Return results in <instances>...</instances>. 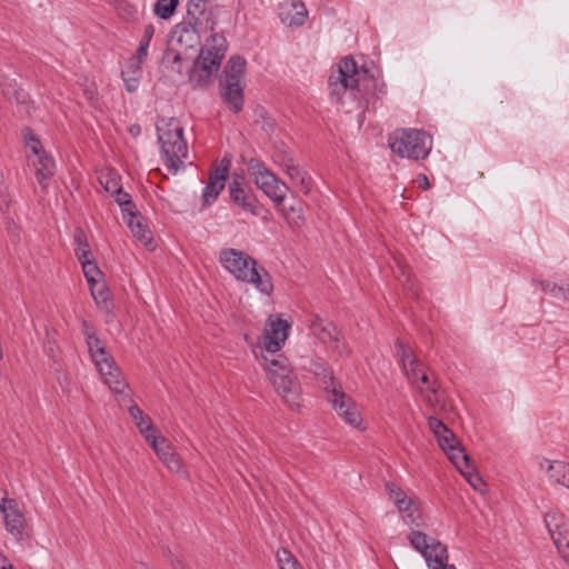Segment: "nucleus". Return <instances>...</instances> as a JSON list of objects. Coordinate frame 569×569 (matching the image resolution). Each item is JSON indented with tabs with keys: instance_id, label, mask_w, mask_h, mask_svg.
Instances as JSON below:
<instances>
[{
	"instance_id": "f257e3e1",
	"label": "nucleus",
	"mask_w": 569,
	"mask_h": 569,
	"mask_svg": "<svg viewBox=\"0 0 569 569\" xmlns=\"http://www.w3.org/2000/svg\"><path fill=\"white\" fill-rule=\"evenodd\" d=\"M329 96L332 102L346 106L347 100L363 114L370 108H377L387 94V84L378 70L367 66L359 67L353 58L340 60L336 72L329 77Z\"/></svg>"
},
{
	"instance_id": "f03ea898",
	"label": "nucleus",
	"mask_w": 569,
	"mask_h": 569,
	"mask_svg": "<svg viewBox=\"0 0 569 569\" xmlns=\"http://www.w3.org/2000/svg\"><path fill=\"white\" fill-rule=\"evenodd\" d=\"M291 329L290 321L280 315H271L266 321L262 353L263 367L276 392L291 408H298L301 401V386L292 373L291 365L283 355L278 353L284 346Z\"/></svg>"
},
{
	"instance_id": "7ed1b4c3",
	"label": "nucleus",
	"mask_w": 569,
	"mask_h": 569,
	"mask_svg": "<svg viewBox=\"0 0 569 569\" xmlns=\"http://www.w3.org/2000/svg\"><path fill=\"white\" fill-rule=\"evenodd\" d=\"M218 260L238 282L252 286L262 296L272 295L271 274L249 253L236 248H223L218 253Z\"/></svg>"
},
{
	"instance_id": "20e7f679",
	"label": "nucleus",
	"mask_w": 569,
	"mask_h": 569,
	"mask_svg": "<svg viewBox=\"0 0 569 569\" xmlns=\"http://www.w3.org/2000/svg\"><path fill=\"white\" fill-rule=\"evenodd\" d=\"M81 331L86 338L88 351L96 369L110 390L123 395L129 389L121 369L117 366L114 358L107 351L106 347L97 336L96 328L87 320L81 322Z\"/></svg>"
},
{
	"instance_id": "39448f33",
	"label": "nucleus",
	"mask_w": 569,
	"mask_h": 569,
	"mask_svg": "<svg viewBox=\"0 0 569 569\" xmlns=\"http://www.w3.org/2000/svg\"><path fill=\"white\" fill-rule=\"evenodd\" d=\"M161 160L168 171L177 174L184 169L188 159V146L183 138V129L171 119L163 127H157Z\"/></svg>"
},
{
	"instance_id": "423d86ee",
	"label": "nucleus",
	"mask_w": 569,
	"mask_h": 569,
	"mask_svg": "<svg viewBox=\"0 0 569 569\" xmlns=\"http://www.w3.org/2000/svg\"><path fill=\"white\" fill-rule=\"evenodd\" d=\"M228 50V42L224 36L213 33L201 47L198 58L193 63L190 73V82L194 87H203L209 83L213 73H216Z\"/></svg>"
},
{
	"instance_id": "0eeeda50",
	"label": "nucleus",
	"mask_w": 569,
	"mask_h": 569,
	"mask_svg": "<svg viewBox=\"0 0 569 569\" xmlns=\"http://www.w3.org/2000/svg\"><path fill=\"white\" fill-rule=\"evenodd\" d=\"M388 143L393 153L411 160L426 159L432 149V138L419 129H398L389 134Z\"/></svg>"
},
{
	"instance_id": "6e6552de",
	"label": "nucleus",
	"mask_w": 569,
	"mask_h": 569,
	"mask_svg": "<svg viewBox=\"0 0 569 569\" xmlns=\"http://www.w3.org/2000/svg\"><path fill=\"white\" fill-rule=\"evenodd\" d=\"M408 541L410 546L423 557L428 569H457L455 566L447 568V547L436 538L422 531L412 530L408 535Z\"/></svg>"
},
{
	"instance_id": "1a4fd4ad",
	"label": "nucleus",
	"mask_w": 569,
	"mask_h": 569,
	"mask_svg": "<svg viewBox=\"0 0 569 569\" xmlns=\"http://www.w3.org/2000/svg\"><path fill=\"white\" fill-rule=\"evenodd\" d=\"M308 329L310 336L332 353L339 356L349 355L350 350L346 343L342 332L329 319L322 318L319 315H313L309 321Z\"/></svg>"
},
{
	"instance_id": "9d476101",
	"label": "nucleus",
	"mask_w": 569,
	"mask_h": 569,
	"mask_svg": "<svg viewBox=\"0 0 569 569\" xmlns=\"http://www.w3.org/2000/svg\"><path fill=\"white\" fill-rule=\"evenodd\" d=\"M247 168L250 176L253 177L256 186L267 197L276 203H281L284 200L288 187L261 160L251 158L247 163Z\"/></svg>"
},
{
	"instance_id": "9b49d317",
	"label": "nucleus",
	"mask_w": 569,
	"mask_h": 569,
	"mask_svg": "<svg viewBox=\"0 0 569 569\" xmlns=\"http://www.w3.org/2000/svg\"><path fill=\"white\" fill-rule=\"evenodd\" d=\"M327 400L347 425L358 430H365L363 419L356 402L343 392L340 385L330 389Z\"/></svg>"
},
{
	"instance_id": "f8f14e48",
	"label": "nucleus",
	"mask_w": 569,
	"mask_h": 569,
	"mask_svg": "<svg viewBox=\"0 0 569 569\" xmlns=\"http://www.w3.org/2000/svg\"><path fill=\"white\" fill-rule=\"evenodd\" d=\"M543 521L558 551L569 566V521L557 510L547 512Z\"/></svg>"
},
{
	"instance_id": "ddd939ff",
	"label": "nucleus",
	"mask_w": 569,
	"mask_h": 569,
	"mask_svg": "<svg viewBox=\"0 0 569 569\" xmlns=\"http://www.w3.org/2000/svg\"><path fill=\"white\" fill-rule=\"evenodd\" d=\"M231 166V158L223 157L220 161V164L213 169V171L209 176V180L202 190V201L204 204H212L220 192L223 190L229 169Z\"/></svg>"
},
{
	"instance_id": "4468645a",
	"label": "nucleus",
	"mask_w": 569,
	"mask_h": 569,
	"mask_svg": "<svg viewBox=\"0 0 569 569\" xmlns=\"http://www.w3.org/2000/svg\"><path fill=\"white\" fill-rule=\"evenodd\" d=\"M395 356L408 381L412 386H417L419 382V373L422 371L423 365L419 361L412 349L397 339L395 341Z\"/></svg>"
},
{
	"instance_id": "2eb2a0df",
	"label": "nucleus",
	"mask_w": 569,
	"mask_h": 569,
	"mask_svg": "<svg viewBox=\"0 0 569 569\" xmlns=\"http://www.w3.org/2000/svg\"><path fill=\"white\" fill-rule=\"evenodd\" d=\"M281 23L288 27H301L308 19V10L301 0H287L279 4Z\"/></svg>"
},
{
	"instance_id": "dca6fc26",
	"label": "nucleus",
	"mask_w": 569,
	"mask_h": 569,
	"mask_svg": "<svg viewBox=\"0 0 569 569\" xmlns=\"http://www.w3.org/2000/svg\"><path fill=\"white\" fill-rule=\"evenodd\" d=\"M148 442L151 446V448L154 450L157 456L163 463L172 471H179L181 468V461L178 457V455L173 451L171 445L168 442V440L157 435L156 437H148Z\"/></svg>"
},
{
	"instance_id": "f3484780",
	"label": "nucleus",
	"mask_w": 569,
	"mask_h": 569,
	"mask_svg": "<svg viewBox=\"0 0 569 569\" xmlns=\"http://www.w3.org/2000/svg\"><path fill=\"white\" fill-rule=\"evenodd\" d=\"M540 468L546 471L550 482L569 489V463L561 460L543 459Z\"/></svg>"
},
{
	"instance_id": "a211bd4d",
	"label": "nucleus",
	"mask_w": 569,
	"mask_h": 569,
	"mask_svg": "<svg viewBox=\"0 0 569 569\" xmlns=\"http://www.w3.org/2000/svg\"><path fill=\"white\" fill-rule=\"evenodd\" d=\"M132 234L144 246L152 242V232L148 228L143 217L137 211L124 213L122 217Z\"/></svg>"
},
{
	"instance_id": "6ab92c4d",
	"label": "nucleus",
	"mask_w": 569,
	"mask_h": 569,
	"mask_svg": "<svg viewBox=\"0 0 569 569\" xmlns=\"http://www.w3.org/2000/svg\"><path fill=\"white\" fill-rule=\"evenodd\" d=\"M221 97L230 109L238 113L243 108V87L241 81H226L221 84Z\"/></svg>"
},
{
	"instance_id": "aec40b11",
	"label": "nucleus",
	"mask_w": 569,
	"mask_h": 569,
	"mask_svg": "<svg viewBox=\"0 0 569 569\" xmlns=\"http://www.w3.org/2000/svg\"><path fill=\"white\" fill-rule=\"evenodd\" d=\"M428 427L437 438L439 447L447 452L455 447L458 441L453 432L438 418L429 417Z\"/></svg>"
},
{
	"instance_id": "412c9836",
	"label": "nucleus",
	"mask_w": 569,
	"mask_h": 569,
	"mask_svg": "<svg viewBox=\"0 0 569 569\" xmlns=\"http://www.w3.org/2000/svg\"><path fill=\"white\" fill-rule=\"evenodd\" d=\"M37 161L34 162L36 179L42 187H47L50 179L56 172V161L46 151L36 156Z\"/></svg>"
},
{
	"instance_id": "4be33fe9",
	"label": "nucleus",
	"mask_w": 569,
	"mask_h": 569,
	"mask_svg": "<svg viewBox=\"0 0 569 569\" xmlns=\"http://www.w3.org/2000/svg\"><path fill=\"white\" fill-rule=\"evenodd\" d=\"M229 194L231 200L241 207L244 211L250 212L253 216L257 214V207L254 201L248 196L240 180L233 179L230 182Z\"/></svg>"
},
{
	"instance_id": "5701e85b",
	"label": "nucleus",
	"mask_w": 569,
	"mask_h": 569,
	"mask_svg": "<svg viewBox=\"0 0 569 569\" xmlns=\"http://www.w3.org/2000/svg\"><path fill=\"white\" fill-rule=\"evenodd\" d=\"M129 416L134 421L136 427L143 435L144 439L148 441V437L152 439L158 435L157 428L154 427L151 418L142 412V410L137 406L132 405L128 409Z\"/></svg>"
},
{
	"instance_id": "b1692460",
	"label": "nucleus",
	"mask_w": 569,
	"mask_h": 569,
	"mask_svg": "<svg viewBox=\"0 0 569 569\" xmlns=\"http://www.w3.org/2000/svg\"><path fill=\"white\" fill-rule=\"evenodd\" d=\"M121 77L127 91L134 92L139 88L142 78V64L129 58L121 71Z\"/></svg>"
},
{
	"instance_id": "393cba45",
	"label": "nucleus",
	"mask_w": 569,
	"mask_h": 569,
	"mask_svg": "<svg viewBox=\"0 0 569 569\" xmlns=\"http://www.w3.org/2000/svg\"><path fill=\"white\" fill-rule=\"evenodd\" d=\"M401 515V519L403 523L408 527H422V513L419 507L416 505L415 500L411 499L403 506H399L397 509Z\"/></svg>"
},
{
	"instance_id": "a878e982",
	"label": "nucleus",
	"mask_w": 569,
	"mask_h": 569,
	"mask_svg": "<svg viewBox=\"0 0 569 569\" xmlns=\"http://www.w3.org/2000/svg\"><path fill=\"white\" fill-rule=\"evenodd\" d=\"M283 172L293 184L299 186L305 192L311 189V177L297 161L287 167Z\"/></svg>"
},
{
	"instance_id": "bb28decb",
	"label": "nucleus",
	"mask_w": 569,
	"mask_h": 569,
	"mask_svg": "<svg viewBox=\"0 0 569 569\" xmlns=\"http://www.w3.org/2000/svg\"><path fill=\"white\" fill-rule=\"evenodd\" d=\"M310 371L315 375V377L322 385L326 393L330 391L333 387L339 386L336 381L332 372L320 361H312L310 365Z\"/></svg>"
},
{
	"instance_id": "cd10ccee",
	"label": "nucleus",
	"mask_w": 569,
	"mask_h": 569,
	"mask_svg": "<svg viewBox=\"0 0 569 569\" xmlns=\"http://www.w3.org/2000/svg\"><path fill=\"white\" fill-rule=\"evenodd\" d=\"M6 530L14 538L17 542L24 539L26 517L24 513L10 515L3 518Z\"/></svg>"
},
{
	"instance_id": "c85d7f7f",
	"label": "nucleus",
	"mask_w": 569,
	"mask_h": 569,
	"mask_svg": "<svg viewBox=\"0 0 569 569\" xmlns=\"http://www.w3.org/2000/svg\"><path fill=\"white\" fill-rule=\"evenodd\" d=\"M112 186L109 182L106 186L107 191L114 193V200L121 207L122 217L124 213H129L136 210V204L132 202L130 194L124 192L114 180H111Z\"/></svg>"
},
{
	"instance_id": "c756f323",
	"label": "nucleus",
	"mask_w": 569,
	"mask_h": 569,
	"mask_svg": "<svg viewBox=\"0 0 569 569\" xmlns=\"http://www.w3.org/2000/svg\"><path fill=\"white\" fill-rule=\"evenodd\" d=\"M244 70L246 60L240 56L231 57L224 71L226 81H242Z\"/></svg>"
},
{
	"instance_id": "7c9ffc66",
	"label": "nucleus",
	"mask_w": 569,
	"mask_h": 569,
	"mask_svg": "<svg viewBox=\"0 0 569 569\" xmlns=\"http://www.w3.org/2000/svg\"><path fill=\"white\" fill-rule=\"evenodd\" d=\"M385 490L396 509H398L399 506L406 505L412 499L400 486L392 481H387L385 483Z\"/></svg>"
},
{
	"instance_id": "2f4dec72",
	"label": "nucleus",
	"mask_w": 569,
	"mask_h": 569,
	"mask_svg": "<svg viewBox=\"0 0 569 569\" xmlns=\"http://www.w3.org/2000/svg\"><path fill=\"white\" fill-rule=\"evenodd\" d=\"M0 88L2 89V93L8 100L16 101L20 104H24L28 102V93L24 90L17 87L16 80H11L6 84L0 81Z\"/></svg>"
},
{
	"instance_id": "473e14b6",
	"label": "nucleus",
	"mask_w": 569,
	"mask_h": 569,
	"mask_svg": "<svg viewBox=\"0 0 569 569\" xmlns=\"http://www.w3.org/2000/svg\"><path fill=\"white\" fill-rule=\"evenodd\" d=\"M74 253L80 263L86 260H91L90 246L87 241L86 233L81 229H77L74 232Z\"/></svg>"
},
{
	"instance_id": "72a5a7b5",
	"label": "nucleus",
	"mask_w": 569,
	"mask_h": 569,
	"mask_svg": "<svg viewBox=\"0 0 569 569\" xmlns=\"http://www.w3.org/2000/svg\"><path fill=\"white\" fill-rule=\"evenodd\" d=\"M445 453L459 471L470 468L469 456L466 453L465 449L459 445V442Z\"/></svg>"
},
{
	"instance_id": "f704fd0d",
	"label": "nucleus",
	"mask_w": 569,
	"mask_h": 569,
	"mask_svg": "<svg viewBox=\"0 0 569 569\" xmlns=\"http://www.w3.org/2000/svg\"><path fill=\"white\" fill-rule=\"evenodd\" d=\"M22 137L24 140L26 148L30 150L33 156H38L46 150L42 148L40 139L34 134L32 129L26 127L22 129Z\"/></svg>"
},
{
	"instance_id": "c9c22d12",
	"label": "nucleus",
	"mask_w": 569,
	"mask_h": 569,
	"mask_svg": "<svg viewBox=\"0 0 569 569\" xmlns=\"http://www.w3.org/2000/svg\"><path fill=\"white\" fill-rule=\"evenodd\" d=\"M272 158L274 163L281 167L282 170L296 161L292 152L284 144H280L274 148Z\"/></svg>"
},
{
	"instance_id": "e433bc0d",
	"label": "nucleus",
	"mask_w": 569,
	"mask_h": 569,
	"mask_svg": "<svg viewBox=\"0 0 569 569\" xmlns=\"http://www.w3.org/2000/svg\"><path fill=\"white\" fill-rule=\"evenodd\" d=\"M276 557L280 569H303L295 556L284 548L278 549Z\"/></svg>"
},
{
	"instance_id": "4c0bfd02",
	"label": "nucleus",
	"mask_w": 569,
	"mask_h": 569,
	"mask_svg": "<svg viewBox=\"0 0 569 569\" xmlns=\"http://www.w3.org/2000/svg\"><path fill=\"white\" fill-rule=\"evenodd\" d=\"M179 0H157L154 4V13L160 19H169L176 11Z\"/></svg>"
},
{
	"instance_id": "58836bf2",
	"label": "nucleus",
	"mask_w": 569,
	"mask_h": 569,
	"mask_svg": "<svg viewBox=\"0 0 569 569\" xmlns=\"http://www.w3.org/2000/svg\"><path fill=\"white\" fill-rule=\"evenodd\" d=\"M81 267L89 286H93L97 281H100L102 273L93 260L81 262Z\"/></svg>"
},
{
	"instance_id": "ea45409f",
	"label": "nucleus",
	"mask_w": 569,
	"mask_h": 569,
	"mask_svg": "<svg viewBox=\"0 0 569 569\" xmlns=\"http://www.w3.org/2000/svg\"><path fill=\"white\" fill-rule=\"evenodd\" d=\"M89 287L91 290L92 298L94 299L97 305L107 308L109 302V292L106 288V284L100 280L97 281L96 284Z\"/></svg>"
},
{
	"instance_id": "a19ab883",
	"label": "nucleus",
	"mask_w": 569,
	"mask_h": 569,
	"mask_svg": "<svg viewBox=\"0 0 569 569\" xmlns=\"http://www.w3.org/2000/svg\"><path fill=\"white\" fill-rule=\"evenodd\" d=\"M174 33L179 34L177 41L181 44L183 42H186L187 47L192 48L193 43L198 41V36L193 28H190L187 26H183V27L178 26Z\"/></svg>"
},
{
	"instance_id": "79ce46f5",
	"label": "nucleus",
	"mask_w": 569,
	"mask_h": 569,
	"mask_svg": "<svg viewBox=\"0 0 569 569\" xmlns=\"http://www.w3.org/2000/svg\"><path fill=\"white\" fill-rule=\"evenodd\" d=\"M0 513L2 517H8L10 515H20L23 513L22 510L19 508V503L14 498H10L7 500L6 503L0 506Z\"/></svg>"
},
{
	"instance_id": "37998d69",
	"label": "nucleus",
	"mask_w": 569,
	"mask_h": 569,
	"mask_svg": "<svg viewBox=\"0 0 569 569\" xmlns=\"http://www.w3.org/2000/svg\"><path fill=\"white\" fill-rule=\"evenodd\" d=\"M538 284L542 291L549 293L555 298H560L565 296V289L556 283H551L549 281H539Z\"/></svg>"
},
{
	"instance_id": "c03bdc74",
	"label": "nucleus",
	"mask_w": 569,
	"mask_h": 569,
	"mask_svg": "<svg viewBox=\"0 0 569 569\" xmlns=\"http://www.w3.org/2000/svg\"><path fill=\"white\" fill-rule=\"evenodd\" d=\"M460 472L475 489H480L482 479L471 466L469 469H463Z\"/></svg>"
},
{
	"instance_id": "a18cd8bd",
	"label": "nucleus",
	"mask_w": 569,
	"mask_h": 569,
	"mask_svg": "<svg viewBox=\"0 0 569 569\" xmlns=\"http://www.w3.org/2000/svg\"><path fill=\"white\" fill-rule=\"evenodd\" d=\"M206 1L207 0H189L188 14L189 16L202 14L206 10Z\"/></svg>"
},
{
	"instance_id": "49530a36",
	"label": "nucleus",
	"mask_w": 569,
	"mask_h": 569,
	"mask_svg": "<svg viewBox=\"0 0 569 569\" xmlns=\"http://www.w3.org/2000/svg\"><path fill=\"white\" fill-rule=\"evenodd\" d=\"M11 204V194L8 191V187L0 189V211L4 212L9 210Z\"/></svg>"
},
{
	"instance_id": "de8ad7c7",
	"label": "nucleus",
	"mask_w": 569,
	"mask_h": 569,
	"mask_svg": "<svg viewBox=\"0 0 569 569\" xmlns=\"http://www.w3.org/2000/svg\"><path fill=\"white\" fill-rule=\"evenodd\" d=\"M148 46L139 43L136 54L130 57V59L136 60L137 62L142 64L148 57Z\"/></svg>"
},
{
	"instance_id": "09e8293b",
	"label": "nucleus",
	"mask_w": 569,
	"mask_h": 569,
	"mask_svg": "<svg viewBox=\"0 0 569 569\" xmlns=\"http://www.w3.org/2000/svg\"><path fill=\"white\" fill-rule=\"evenodd\" d=\"M154 34V27L152 24H147L143 29V36L139 43L150 47V42Z\"/></svg>"
},
{
	"instance_id": "8fccbe9b",
	"label": "nucleus",
	"mask_w": 569,
	"mask_h": 569,
	"mask_svg": "<svg viewBox=\"0 0 569 569\" xmlns=\"http://www.w3.org/2000/svg\"><path fill=\"white\" fill-rule=\"evenodd\" d=\"M419 382H422L426 386V390H429L432 393H436V391H437L436 387L432 383H430L429 377L423 370L419 373Z\"/></svg>"
},
{
	"instance_id": "3c124183",
	"label": "nucleus",
	"mask_w": 569,
	"mask_h": 569,
	"mask_svg": "<svg viewBox=\"0 0 569 569\" xmlns=\"http://www.w3.org/2000/svg\"><path fill=\"white\" fill-rule=\"evenodd\" d=\"M0 569H14L10 560L0 551Z\"/></svg>"
},
{
	"instance_id": "603ef678",
	"label": "nucleus",
	"mask_w": 569,
	"mask_h": 569,
	"mask_svg": "<svg viewBox=\"0 0 569 569\" xmlns=\"http://www.w3.org/2000/svg\"><path fill=\"white\" fill-rule=\"evenodd\" d=\"M417 182L422 189H429L430 187L429 180L425 174H419L417 177Z\"/></svg>"
},
{
	"instance_id": "864d4df0",
	"label": "nucleus",
	"mask_w": 569,
	"mask_h": 569,
	"mask_svg": "<svg viewBox=\"0 0 569 569\" xmlns=\"http://www.w3.org/2000/svg\"><path fill=\"white\" fill-rule=\"evenodd\" d=\"M128 131L133 138H137L141 134V127L138 123H134L129 127Z\"/></svg>"
},
{
	"instance_id": "5fc2aeb1",
	"label": "nucleus",
	"mask_w": 569,
	"mask_h": 569,
	"mask_svg": "<svg viewBox=\"0 0 569 569\" xmlns=\"http://www.w3.org/2000/svg\"><path fill=\"white\" fill-rule=\"evenodd\" d=\"M10 498L8 497V492L4 489L0 488V506L7 502Z\"/></svg>"
},
{
	"instance_id": "6e6d98bb",
	"label": "nucleus",
	"mask_w": 569,
	"mask_h": 569,
	"mask_svg": "<svg viewBox=\"0 0 569 569\" xmlns=\"http://www.w3.org/2000/svg\"><path fill=\"white\" fill-rule=\"evenodd\" d=\"M6 183H4V176H3V172L2 170L0 169V189L2 188H6Z\"/></svg>"
},
{
	"instance_id": "4d7b16f0",
	"label": "nucleus",
	"mask_w": 569,
	"mask_h": 569,
	"mask_svg": "<svg viewBox=\"0 0 569 569\" xmlns=\"http://www.w3.org/2000/svg\"><path fill=\"white\" fill-rule=\"evenodd\" d=\"M134 569H150L149 566L144 562H139Z\"/></svg>"
},
{
	"instance_id": "13d9d810",
	"label": "nucleus",
	"mask_w": 569,
	"mask_h": 569,
	"mask_svg": "<svg viewBox=\"0 0 569 569\" xmlns=\"http://www.w3.org/2000/svg\"><path fill=\"white\" fill-rule=\"evenodd\" d=\"M59 385H60L62 388L64 387V386H63V382H62V380H61V379H59Z\"/></svg>"
}]
</instances>
